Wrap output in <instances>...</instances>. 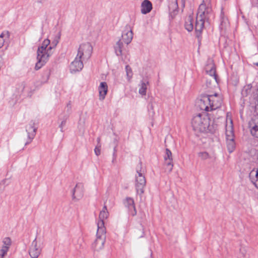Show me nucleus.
Segmentation results:
<instances>
[{
  "label": "nucleus",
  "instance_id": "1",
  "mask_svg": "<svg viewBox=\"0 0 258 258\" xmlns=\"http://www.w3.org/2000/svg\"><path fill=\"white\" fill-rule=\"evenodd\" d=\"M210 120L206 113H198L194 115L191 120V126L196 133H210L214 134L216 129L210 125Z\"/></svg>",
  "mask_w": 258,
  "mask_h": 258
},
{
  "label": "nucleus",
  "instance_id": "2",
  "mask_svg": "<svg viewBox=\"0 0 258 258\" xmlns=\"http://www.w3.org/2000/svg\"><path fill=\"white\" fill-rule=\"evenodd\" d=\"M50 40L48 39H45L41 46L38 48L37 53V62L35 67L36 70L41 69L47 62L49 57L52 55V51L49 49Z\"/></svg>",
  "mask_w": 258,
  "mask_h": 258
},
{
  "label": "nucleus",
  "instance_id": "3",
  "mask_svg": "<svg viewBox=\"0 0 258 258\" xmlns=\"http://www.w3.org/2000/svg\"><path fill=\"white\" fill-rule=\"evenodd\" d=\"M208 102L211 110H215L221 106L222 100L221 98H202L200 100V106L202 110L209 111L208 106L205 105V102Z\"/></svg>",
  "mask_w": 258,
  "mask_h": 258
},
{
  "label": "nucleus",
  "instance_id": "4",
  "mask_svg": "<svg viewBox=\"0 0 258 258\" xmlns=\"http://www.w3.org/2000/svg\"><path fill=\"white\" fill-rule=\"evenodd\" d=\"M93 47L89 42L82 43L78 49L77 56L80 59L88 60L92 55Z\"/></svg>",
  "mask_w": 258,
  "mask_h": 258
},
{
  "label": "nucleus",
  "instance_id": "5",
  "mask_svg": "<svg viewBox=\"0 0 258 258\" xmlns=\"http://www.w3.org/2000/svg\"><path fill=\"white\" fill-rule=\"evenodd\" d=\"M137 175H136L135 187L137 194L142 196L144 193V188L146 184L145 176L141 170H137Z\"/></svg>",
  "mask_w": 258,
  "mask_h": 258
},
{
  "label": "nucleus",
  "instance_id": "6",
  "mask_svg": "<svg viewBox=\"0 0 258 258\" xmlns=\"http://www.w3.org/2000/svg\"><path fill=\"white\" fill-rule=\"evenodd\" d=\"M105 228L102 227L97 229V238L92 244L93 247L96 250H99L104 247L106 237Z\"/></svg>",
  "mask_w": 258,
  "mask_h": 258
},
{
  "label": "nucleus",
  "instance_id": "7",
  "mask_svg": "<svg viewBox=\"0 0 258 258\" xmlns=\"http://www.w3.org/2000/svg\"><path fill=\"white\" fill-rule=\"evenodd\" d=\"M164 158L165 161L164 165L165 167V171L169 173L172 170L173 163L172 153L168 148L166 149V153Z\"/></svg>",
  "mask_w": 258,
  "mask_h": 258
},
{
  "label": "nucleus",
  "instance_id": "8",
  "mask_svg": "<svg viewBox=\"0 0 258 258\" xmlns=\"http://www.w3.org/2000/svg\"><path fill=\"white\" fill-rule=\"evenodd\" d=\"M254 112L255 115L258 116V105L255 106ZM248 128L251 136L258 139V121L256 122L255 120L250 121L248 123Z\"/></svg>",
  "mask_w": 258,
  "mask_h": 258
},
{
  "label": "nucleus",
  "instance_id": "9",
  "mask_svg": "<svg viewBox=\"0 0 258 258\" xmlns=\"http://www.w3.org/2000/svg\"><path fill=\"white\" fill-rule=\"evenodd\" d=\"M34 125L35 122L32 120L26 127V131L27 132L28 141L25 143V145H27L31 142L36 135L37 128L34 126Z\"/></svg>",
  "mask_w": 258,
  "mask_h": 258
},
{
  "label": "nucleus",
  "instance_id": "10",
  "mask_svg": "<svg viewBox=\"0 0 258 258\" xmlns=\"http://www.w3.org/2000/svg\"><path fill=\"white\" fill-rule=\"evenodd\" d=\"M84 185L82 183H77L73 191V199L78 201L82 199L84 196Z\"/></svg>",
  "mask_w": 258,
  "mask_h": 258
},
{
  "label": "nucleus",
  "instance_id": "11",
  "mask_svg": "<svg viewBox=\"0 0 258 258\" xmlns=\"http://www.w3.org/2000/svg\"><path fill=\"white\" fill-rule=\"evenodd\" d=\"M84 65L82 59H80L79 56H76L73 61L70 64V72L72 73L79 72L82 70Z\"/></svg>",
  "mask_w": 258,
  "mask_h": 258
},
{
  "label": "nucleus",
  "instance_id": "12",
  "mask_svg": "<svg viewBox=\"0 0 258 258\" xmlns=\"http://www.w3.org/2000/svg\"><path fill=\"white\" fill-rule=\"evenodd\" d=\"M108 215L109 213L107 211V207L106 206L104 205L102 210L100 211L99 215V221L97 224L98 229H100L102 227L103 228H105L104 220L107 218Z\"/></svg>",
  "mask_w": 258,
  "mask_h": 258
},
{
  "label": "nucleus",
  "instance_id": "13",
  "mask_svg": "<svg viewBox=\"0 0 258 258\" xmlns=\"http://www.w3.org/2000/svg\"><path fill=\"white\" fill-rule=\"evenodd\" d=\"M121 37L125 43L128 44L131 43L133 39V33L130 26H126L125 29L122 32Z\"/></svg>",
  "mask_w": 258,
  "mask_h": 258
},
{
  "label": "nucleus",
  "instance_id": "14",
  "mask_svg": "<svg viewBox=\"0 0 258 258\" xmlns=\"http://www.w3.org/2000/svg\"><path fill=\"white\" fill-rule=\"evenodd\" d=\"M220 24L219 28L221 30H225L229 26V22L227 16L225 15L223 8H221L220 15Z\"/></svg>",
  "mask_w": 258,
  "mask_h": 258
},
{
  "label": "nucleus",
  "instance_id": "15",
  "mask_svg": "<svg viewBox=\"0 0 258 258\" xmlns=\"http://www.w3.org/2000/svg\"><path fill=\"white\" fill-rule=\"evenodd\" d=\"M206 17H198L196 18L195 24V31L198 37L201 35L202 30L204 27L205 20Z\"/></svg>",
  "mask_w": 258,
  "mask_h": 258
},
{
  "label": "nucleus",
  "instance_id": "16",
  "mask_svg": "<svg viewBox=\"0 0 258 258\" xmlns=\"http://www.w3.org/2000/svg\"><path fill=\"white\" fill-rule=\"evenodd\" d=\"M41 253V249L37 248L36 238L32 241L29 253L31 258H38Z\"/></svg>",
  "mask_w": 258,
  "mask_h": 258
},
{
  "label": "nucleus",
  "instance_id": "17",
  "mask_svg": "<svg viewBox=\"0 0 258 258\" xmlns=\"http://www.w3.org/2000/svg\"><path fill=\"white\" fill-rule=\"evenodd\" d=\"M124 204L128 209L129 214L134 216L137 214V211L135 206V203L133 199L131 198H126L124 202Z\"/></svg>",
  "mask_w": 258,
  "mask_h": 258
},
{
  "label": "nucleus",
  "instance_id": "18",
  "mask_svg": "<svg viewBox=\"0 0 258 258\" xmlns=\"http://www.w3.org/2000/svg\"><path fill=\"white\" fill-rule=\"evenodd\" d=\"M152 4L149 0H144L141 4V13L147 14L152 9Z\"/></svg>",
  "mask_w": 258,
  "mask_h": 258
},
{
  "label": "nucleus",
  "instance_id": "19",
  "mask_svg": "<svg viewBox=\"0 0 258 258\" xmlns=\"http://www.w3.org/2000/svg\"><path fill=\"white\" fill-rule=\"evenodd\" d=\"M225 130V134L227 140L234 138L232 121L231 120L230 121V124L228 126L227 124L226 125Z\"/></svg>",
  "mask_w": 258,
  "mask_h": 258
},
{
  "label": "nucleus",
  "instance_id": "20",
  "mask_svg": "<svg viewBox=\"0 0 258 258\" xmlns=\"http://www.w3.org/2000/svg\"><path fill=\"white\" fill-rule=\"evenodd\" d=\"M249 176L251 182L258 188V168L256 170L253 169L251 171Z\"/></svg>",
  "mask_w": 258,
  "mask_h": 258
},
{
  "label": "nucleus",
  "instance_id": "21",
  "mask_svg": "<svg viewBox=\"0 0 258 258\" xmlns=\"http://www.w3.org/2000/svg\"><path fill=\"white\" fill-rule=\"evenodd\" d=\"M184 28L188 32H191L194 29L193 17L189 15L186 19L184 23Z\"/></svg>",
  "mask_w": 258,
  "mask_h": 258
},
{
  "label": "nucleus",
  "instance_id": "22",
  "mask_svg": "<svg viewBox=\"0 0 258 258\" xmlns=\"http://www.w3.org/2000/svg\"><path fill=\"white\" fill-rule=\"evenodd\" d=\"M108 86L105 82H101L99 87V93L100 97H105L107 92Z\"/></svg>",
  "mask_w": 258,
  "mask_h": 258
},
{
  "label": "nucleus",
  "instance_id": "23",
  "mask_svg": "<svg viewBox=\"0 0 258 258\" xmlns=\"http://www.w3.org/2000/svg\"><path fill=\"white\" fill-rule=\"evenodd\" d=\"M206 5L204 3L201 4L198 8L197 17H206Z\"/></svg>",
  "mask_w": 258,
  "mask_h": 258
},
{
  "label": "nucleus",
  "instance_id": "24",
  "mask_svg": "<svg viewBox=\"0 0 258 258\" xmlns=\"http://www.w3.org/2000/svg\"><path fill=\"white\" fill-rule=\"evenodd\" d=\"M206 73L211 77H213L216 82H218V76L216 74V68L214 64H212V66L210 67V70H208V68L206 69Z\"/></svg>",
  "mask_w": 258,
  "mask_h": 258
},
{
  "label": "nucleus",
  "instance_id": "25",
  "mask_svg": "<svg viewBox=\"0 0 258 258\" xmlns=\"http://www.w3.org/2000/svg\"><path fill=\"white\" fill-rule=\"evenodd\" d=\"M123 47V43L119 39L114 46V50L117 56H121L122 55V48Z\"/></svg>",
  "mask_w": 258,
  "mask_h": 258
},
{
  "label": "nucleus",
  "instance_id": "26",
  "mask_svg": "<svg viewBox=\"0 0 258 258\" xmlns=\"http://www.w3.org/2000/svg\"><path fill=\"white\" fill-rule=\"evenodd\" d=\"M135 234L138 238H142L145 236L144 227L140 224L135 230Z\"/></svg>",
  "mask_w": 258,
  "mask_h": 258
},
{
  "label": "nucleus",
  "instance_id": "27",
  "mask_svg": "<svg viewBox=\"0 0 258 258\" xmlns=\"http://www.w3.org/2000/svg\"><path fill=\"white\" fill-rule=\"evenodd\" d=\"M227 149L229 153H232L235 148V144L234 138L227 140Z\"/></svg>",
  "mask_w": 258,
  "mask_h": 258
},
{
  "label": "nucleus",
  "instance_id": "28",
  "mask_svg": "<svg viewBox=\"0 0 258 258\" xmlns=\"http://www.w3.org/2000/svg\"><path fill=\"white\" fill-rule=\"evenodd\" d=\"M10 36V33L7 31L6 32H3L0 35V46L3 47L4 45V43L5 41V39L4 38L6 39H9Z\"/></svg>",
  "mask_w": 258,
  "mask_h": 258
},
{
  "label": "nucleus",
  "instance_id": "29",
  "mask_svg": "<svg viewBox=\"0 0 258 258\" xmlns=\"http://www.w3.org/2000/svg\"><path fill=\"white\" fill-rule=\"evenodd\" d=\"M251 88L252 86L251 84L247 85L243 87L241 91V94L243 97H246L250 94L251 91Z\"/></svg>",
  "mask_w": 258,
  "mask_h": 258
},
{
  "label": "nucleus",
  "instance_id": "30",
  "mask_svg": "<svg viewBox=\"0 0 258 258\" xmlns=\"http://www.w3.org/2000/svg\"><path fill=\"white\" fill-rule=\"evenodd\" d=\"M148 81H143L141 84V86L139 89V93L142 95H145L147 90V85L148 84Z\"/></svg>",
  "mask_w": 258,
  "mask_h": 258
},
{
  "label": "nucleus",
  "instance_id": "31",
  "mask_svg": "<svg viewBox=\"0 0 258 258\" xmlns=\"http://www.w3.org/2000/svg\"><path fill=\"white\" fill-rule=\"evenodd\" d=\"M125 71L127 79L128 81H130V80L133 77V73L132 72V68L129 65H126L125 66Z\"/></svg>",
  "mask_w": 258,
  "mask_h": 258
},
{
  "label": "nucleus",
  "instance_id": "32",
  "mask_svg": "<svg viewBox=\"0 0 258 258\" xmlns=\"http://www.w3.org/2000/svg\"><path fill=\"white\" fill-rule=\"evenodd\" d=\"M69 117V115L66 114V115H64V116L63 117V118L62 119L61 122L59 125V127L60 128V131L61 132H63V127L66 125L67 120L68 119Z\"/></svg>",
  "mask_w": 258,
  "mask_h": 258
},
{
  "label": "nucleus",
  "instance_id": "33",
  "mask_svg": "<svg viewBox=\"0 0 258 258\" xmlns=\"http://www.w3.org/2000/svg\"><path fill=\"white\" fill-rule=\"evenodd\" d=\"M198 156L201 158L202 160H206L210 158V156L207 152H201L198 153Z\"/></svg>",
  "mask_w": 258,
  "mask_h": 258
},
{
  "label": "nucleus",
  "instance_id": "34",
  "mask_svg": "<svg viewBox=\"0 0 258 258\" xmlns=\"http://www.w3.org/2000/svg\"><path fill=\"white\" fill-rule=\"evenodd\" d=\"M218 94L216 92H212L210 90L207 91L205 93L201 95V97H217Z\"/></svg>",
  "mask_w": 258,
  "mask_h": 258
},
{
  "label": "nucleus",
  "instance_id": "35",
  "mask_svg": "<svg viewBox=\"0 0 258 258\" xmlns=\"http://www.w3.org/2000/svg\"><path fill=\"white\" fill-rule=\"evenodd\" d=\"M59 39V37H58L57 39L54 40L51 44L50 43V45L49 46V49H50L51 51L52 49L56 47V46L58 43Z\"/></svg>",
  "mask_w": 258,
  "mask_h": 258
},
{
  "label": "nucleus",
  "instance_id": "36",
  "mask_svg": "<svg viewBox=\"0 0 258 258\" xmlns=\"http://www.w3.org/2000/svg\"><path fill=\"white\" fill-rule=\"evenodd\" d=\"M94 152L95 154L97 156H98L101 153V144L98 143L97 145L96 146V148L94 149Z\"/></svg>",
  "mask_w": 258,
  "mask_h": 258
},
{
  "label": "nucleus",
  "instance_id": "37",
  "mask_svg": "<svg viewBox=\"0 0 258 258\" xmlns=\"http://www.w3.org/2000/svg\"><path fill=\"white\" fill-rule=\"evenodd\" d=\"M3 243L4 244V246H8L9 247V246L11 244V240L9 237H6L4 239L3 241Z\"/></svg>",
  "mask_w": 258,
  "mask_h": 258
},
{
  "label": "nucleus",
  "instance_id": "38",
  "mask_svg": "<svg viewBox=\"0 0 258 258\" xmlns=\"http://www.w3.org/2000/svg\"><path fill=\"white\" fill-rule=\"evenodd\" d=\"M173 7H175V10H173V13L175 14H176L178 11V4H177V0H176L175 3H173Z\"/></svg>",
  "mask_w": 258,
  "mask_h": 258
},
{
  "label": "nucleus",
  "instance_id": "39",
  "mask_svg": "<svg viewBox=\"0 0 258 258\" xmlns=\"http://www.w3.org/2000/svg\"><path fill=\"white\" fill-rule=\"evenodd\" d=\"M113 160H112V163H114V161H115V159H116V146H115L114 148V149H113Z\"/></svg>",
  "mask_w": 258,
  "mask_h": 258
},
{
  "label": "nucleus",
  "instance_id": "40",
  "mask_svg": "<svg viewBox=\"0 0 258 258\" xmlns=\"http://www.w3.org/2000/svg\"><path fill=\"white\" fill-rule=\"evenodd\" d=\"M211 11L212 10H211V8L206 7V14H209L211 12Z\"/></svg>",
  "mask_w": 258,
  "mask_h": 258
},
{
  "label": "nucleus",
  "instance_id": "41",
  "mask_svg": "<svg viewBox=\"0 0 258 258\" xmlns=\"http://www.w3.org/2000/svg\"><path fill=\"white\" fill-rule=\"evenodd\" d=\"M181 6H182V9H183V8L185 7V0H181ZM182 11H183V10H182Z\"/></svg>",
  "mask_w": 258,
  "mask_h": 258
},
{
  "label": "nucleus",
  "instance_id": "42",
  "mask_svg": "<svg viewBox=\"0 0 258 258\" xmlns=\"http://www.w3.org/2000/svg\"><path fill=\"white\" fill-rule=\"evenodd\" d=\"M67 108H68V110H70L71 108V104L70 102L69 103H68V104H67Z\"/></svg>",
  "mask_w": 258,
  "mask_h": 258
},
{
  "label": "nucleus",
  "instance_id": "43",
  "mask_svg": "<svg viewBox=\"0 0 258 258\" xmlns=\"http://www.w3.org/2000/svg\"><path fill=\"white\" fill-rule=\"evenodd\" d=\"M241 253L242 254V255H243V256H244V255H245V250H244L243 251H241Z\"/></svg>",
  "mask_w": 258,
  "mask_h": 258
},
{
  "label": "nucleus",
  "instance_id": "44",
  "mask_svg": "<svg viewBox=\"0 0 258 258\" xmlns=\"http://www.w3.org/2000/svg\"><path fill=\"white\" fill-rule=\"evenodd\" d=\"M100 140H101L100 138V137H98V138H97V142H98V144L99 143H100Z\"/></svg>",
  "mask_w": 258,
  "mask_h": 258
},
{
  "label": "nucleus",
  "instance_id": "45",
  "mask_svg": "<svg viewBox=\"0 0 258 258\" xmlns=\"http://www.w3.org/2000/svg\"><path fill=\"white\" fill-rule=\"evenodd\" d=\"M139 164H140V166H141V165H142V163H141V162H139Z\"/></svg>",
  "mask_w": 258,
  "mask_h": 258
},
{
  "label": "nucleus",
  "instance_id": "46",
  "mask_svg": "<svg viewBox=\"0 0 258 258\" xmlns=\"http://www.w3.org/2000/svg\"><path fill=\"white\" fill-rule=\"evenodd\" d=\"M104 98V97H102V98H100V99L102 100Z\"/></svg>",
  "mask_w": 258,
  "mask_h": 258
},
{
  "label": "nucleus",
  "instance_id": "47",
  "mask_svg": "<svg viewBox=\"0 0 258 258\" xmlns=\"http://www.w3.org/2000/svg\"><path fill=\"white\" fill-rule=\"evenodd\" d=\"M255 65H256V66H258V62H256V63H255Z\"/></svg>",
  "mask_w": 258,
  "mask_h": 258
},
{
  "label": "nucleus",
  "instance_id": "48",
  "mask_svg": "<svg viewBox=\"0 0 258 258\" xmlns=\"http://www.w3.org/2000/svg\"><path fill=\"white\" fill-rule=\"evenodd\" d=\"M258 105V100H257V103L256 104L255 106H257Z\"/></svg>",
  "mask_w": 258,
  "mask_h": 258
},
{
  "label": "nucleus",
  "instance_id": "49",
  "mask_svg": "<svg viewBox=\"0 0 258 258\" xmlns=\"http://www.w3.org/2000/svg\"><path fill=\"white\" fill-rule=\"evenodd\" d=\"M2 47L0 46V48H2Z\"/></svg>",
  "mask_w": 258,
  "mask_h": 258
}]
</instances>
